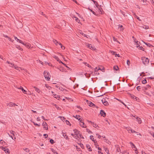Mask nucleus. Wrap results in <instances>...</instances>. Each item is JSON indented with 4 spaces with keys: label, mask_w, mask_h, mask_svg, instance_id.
<instances>
[{
    "label": "nucleus",
    "mask_w": 154,
    "mask_h": 154,
    "mask_svg": "<svg viewBox=\"0 0 154 154\" xmlns=\"http://www.w3.org/2000/svg\"><path fill=\"white\" fill-rule=\"evenodd\" d=\"M142 62L145 65H147L149 62V60L145 57H142L141 58Z\"/></svg>",
    "instance_id": "f257e3e1"
},
{
    "label": "nucleus",
    "mask_w": 154,
    "mask_h": 154,
    "mask_svg": "<svg viewBox=\"0 0 154 154\" xmlns=\"http://www.w3.org/2000/svg\"><path fill=\"white\" fill-rule=\"evenodd\" d=\"M44 76L45 79L47 81H49L50 79V74L48 72L46 71H45L44 72Z\"/></svg>",
    "instance_id": "f03ea898"
},
{
    "label": "nucleus",
    "mask_w": 154,
    "mask_h": 154,
    "mask_svg": "<svg viewBox=\"0 0 154 154\" xmlns=\"http://www.w3.org/2000/svg\"><path fill=\"white\" fill-rule=\"evenodd\" d=\"M73 131L74 132L75 138L77 139L79 137V131L76 129H74Z\"/></svg>",
    "instance_id": "7ed1b4c3"
},
{
    "label": "nucleus",
    "mask_w": 154,
    "mask_h": 154,
    "mask_svg": "<svg viewBox=\"0 0 154 154\" xmlns=\"http://www.w3.org/2000/svg\"><path fill=\"white\" fill-rule=\"evenodd\" d=\"M53 41L55 43V44H56V45H57L58 44H59V45H60L61 46V48H63L64 49H65V48L64 46H63L61 43H58V42L57 41V40H53Z\"/></svg>",
    "instance_id": "20e7f679"
},
{
    "label": "nucleus",
    "mask_w": 154,
    "mask_h": 154,
    "mask_svg": "<svg viewBox=\"0 0 154 154\" xmlns=\"http://www.w3.org/2000/svg\"><path fill=\"white\" fill-rule=\"evenodd\" d=\"M102 101L103 104L105 106H107L109 105V103L107 101H106L105 99H102Z\"/></svg>",
    "instance_id": "39448f33"
},
{
    "label": "nucleus",
    "mask_w": 154,
    "mask_h": 154,
    "mask_svg": "<svg viewBox=\"0 0 154 154\" xmlns=\"http://www.w3.org/2000/svg\"><path fill=\"white\" fill-rule=\"evenodd\" d=\"M100 114L102 116H103L104 117L106 116V114L105 112L103 110H100Z\"/></svg>",
    "instance_id": "423d86ee"
},
{
    "label": "nucleus",
    "mask_w": 154,
    "mask_h": 154,
    "mask_svg": "<svg viewBox=\"0 0 154 154\" xmlns=\"http://www.w3.org/2000/svg\"><path fill=\"white\" fill-rule=\"evenodd\" d=\"M14 37L15 39L16 40L17 42H19L22 44H24V43L21 40H19V39L17 38V37L15 36H14Z\"/></svg>",
    "instance_id": "0eeeda50"
},
{
    "label": "nucleus",
    "mask_w": 154,
    "mask_h": 154,
    "mask_svg": "<svg viewBox=\"0 0 154 154\" xmlns=\"http://www.w3.org/2000/svg\"><path fill=\"white\" fill-rule=\"evenodd\" d=\"M19 89L21 90L23 93L24 94H26V91L22 87L20 86V87L19 88Z\"/></svg>",
    "instance_id": "6e6552de"
},
{
    "label": "nucleus",
    "mask_w": 154,
    "mask_h": 154,
    "mask_svg": "<svg viewBox=\"0 0 154 154\" xmlns=\"http://www.w3.org/2000/svg\"><path fill=\"white\" fill-rule=\"evenodd\" d=\"M53 95L54 96V97L56 98V99H57L58 100H59L60 99V97L59 96V95H57L56 94H53Z\"/></svg>",
    "instance_id": "1a4fd4ad"
},
{
    "label": "nucleus",
    "mask_w": 154,
    "mask_h": 154,
    "mask_svg": "<svg viewBox=\"0 0 154 154\" xmlns=\"http://www.w3.org/2000/svg\"><path fill=\"white\" fill-rule=\"evenodd\" d=\"M97 9H98L97 11L100 14H102V9H101L100 7H99L98 8H97Z\"/></svg>",
    "instance_id": "9d476101"
},
{
    "label": "nucleus",
    "mask_w": 154,
    "mask_h": 154,
    "mask_svg": "<svg viewBox=\"0 0 154 154\" xmlns=\"http://www.w3.org/2000/svg\"><path fill=\"white\" fill-rule=\"evenodd\" d=\"M80 125L83 128H86V126L84 122H82L80 124Z\"/></svg>",
    "instance_id": "9b49d317"
},
{
    "label": "nucleus",
    "mask_w": 154,
    "mask_h": 154,
    "mask_svg": "<svg viewBox=\"0 0 154 154\" xmlns=\"http://www.w3.org/2000/svg\"><path fill=\"white\" fill-rule=\"evenodd\" d=\"M130 144H131L132 148H135L137 149V148L135 145L131 142H130Z\"/></svg>",
    "instance_id": "f8f14e48"
},
{
    "label": "nucleus",
    "mask_w": 154,
    "mask_h": 154,
    "mask_svg": "<svg viewBox=\"0 0 154 154\" xmlns=\"http://www.w3.org/2000/svg\"><path fill=\"white\" fill-rule=\"evenodd\" d=\"M136 133L137 134V135H139L140 136H141V135L138 132H136L134 130H133L132 129V130L131 131V133Z\"/></svg>",
    "instance_id": "ddd939ff"
},
{
    "label": "nucleus",
    "mask_w": 154,
    "mask_h": 154,
    "mask_svg": "<svg viewBox=\"0 0 154 154\" xmlns=\"http://www.w3.org/2000/svg\"><path fill=\"white\" fill-rule=\"evenodd\" d=\"M15 105L16 106H17V105L15 104L14 103H13L12 102H10L8 104V106H9L10 107L12 106H14V105Z\"/></svg>",
    "instance_id": "4468645a"
},
{
    "label": "nucleus",
    "mask_w": 154,
    "mask_h": 154,
    "mask_svg": "<svg viewBox=\"0 0 154 154\" xmlns=\"http://www.w3.org/2000/svg\"><path fill=\"white\" fill-rule=\"evenodd\" d=\"M136 118L137 119V120L138 122V123L139 124H141V119L139 118H138V117H136Z\"/></svg>",
    "instance_id": "2eb2a0df"
},
{
    "label": "nucleus",
    "mask_w": 154,
    "mask_h": 154,
    "mask_svg": "<svg viewBox=\"0 0 154 154\" xmlns=\"http://www.w3.org/2000/svg\"><path fill=\"white\" fill-rule=\"evenodd\" d=\"M34 88L35 89V91L38 92L39 93H40V92H41V91H40V89L35 87H34Z\"/></svg>",
    "instance_id": "dca6fc26"
},
{
    "label": "nucleus",
    "mask_w": 154,
    "mask_h": 154,
    "mask_svg": "<svg viewBox=\"0 0 154 154\" xmlns=\"http://www.w3.org/2000/svg\"><path fill=\"white\" fill-rule=\"evenodd\" d=\"M137 45H138V44L137 43V48L138 47V48L139 49L141 50H143V51L144 50V48H143V47L142 46H140L139 45H138V46Z\"/></svg>",
    "instance_id": "f3484780"
},
{
    "label": "nucleus",
    "mask_w": 154,
    "mask_h": 154,
    "mask_svg": "<svg viewBox=\"0 0 154 154\" xmlns=\"http://www.w3.org/2000/svg\"><path fill=\"white\" fill-rule=\"evenodd\" d=\"M128 132L129 133H131V132L132 129L130 127H127L126 128Z\"/></svg>",
    "instance_id": "a211bd4d"
},
{
    "label": "nucleus",
    "mask_w": 154,
    "mask_h": 154,
    "mask_svg": "<svg viewBox=\"0 0 154 154\" xmlns=\"http://www.w3.org/2000/svg\"><path fill=\"white\" fill-rule=\"evenodd\" d=\"M88 104H89V105L91 107H93V106H94V104L90 101L88 103Z\"/></svg>",
    "instance_id": "6ab92c4d"
},
{
    "label": "nucleus",
    "mask_w": 154,
    "mask_h": 154,
    "mask_svg": "<svg viewBox=\"0 0 154 154\" xmlns=\"http://www.w3.org/2000/svg\"><path fill=\"white\" fill-rule=\"evenodd\" d=\"M151 88V86L149 85H147L146 87H143V88L145 90H147L148 88Z\"/></svg>",
    "instance_id": "aec40b11"
},
{
    "label": "nucleus",
    "mask_w": 154,
    "mask_h": 154,
    "mask_svg": "<svg viewBox=\"0 0 154 154\" xmlns=\"http://www.w3.org/2000/svg\"><path fill=\"white\" fill-rule=\"evenodd\" d=\"M130 96L132 98H134V99H136V100H137V97H136V96H135L132 95V94H130Z\"/></svg>",
    "instance_id": "412c9836"
},
{
    "label": "nucleus",
    "mask_w": 154,
    "mask_h": 154,
    "mask_svg": "<svg viewBox=\"0 0 154 154\" xmlns=\"http://www.w3.org/2000/svg\"><path fill=\"white\" fill-rule=\"evenodd\" d=\"M63 136L64 137V138L65 139H68V137L67 135H66V134H65V133H63Z\"/></svg>",
    "instance_id": "4be33fe9"
},
{
    "label": "nucleus",
    "mask_w": 154,
    "mask_h": 154,
    "mask_svg": "<svg viewBox=\"0 0 154 154\" xmlns=\"http://www.w3.org/2000/svg\"><path fill=\"white\" fill-rule=\"evenodd\" d=\"M104 149L105 150V151L108 154H110L109 153V150L106 147H104Z\"/></svg>",
    "instance_id": "5701e85b"
},
{
    "label": "nucleus",
    "mask_w": 154,
    "mask_h": 154,
    "mask_svg": "<svg viewBox=\"0 0 154 154\" xmlns=\"http://www.w3.org/2000/svg\"><path fill=\"white\" fill-rule=\"evenodd\" d=\"M73 116L74 117H75V118H76L77 119H78L79 120H80L81 119L80 118H79V117H80V116H78L77 115H76V116Z\"/></svg>",
    "instance_id": "b1692460"
},
{
    "label": "nucleus",
    "mask_w": 154,
    "mask_h": 154,
    "mask_svg": "<svg viewBox=\"0 0 154 154\" xmlns=\"http://www.w3.org/2000/svg\"><path fill=\"white\" fill-rule=\"evenodd\" d=\"M10 132L14 136H15V133L14 132V131L12 130H11L10 131Z\"/></svg>",
    "instance_id": "393cba45"
},
{
    "label": "nucleus",
    "mask_w": 154,
    "mask_h": 154,
    "mask_svg": "<svg viewBox=\"0 0 154 154\" xmlns=\"http://www.w3.org/2000/svg\"><path fill=\"white\" fill-rule=\"evenodd\" d=\"M86 147L87 148L89 149V151H91V149L90 146L88 145H86Z\"/></svg>",
    "instance_id": "a878e982"
},
{
    "label": "nucleus",
    "mask_w": 154,
    "mask_h": 154,
    "mask_svg": "<svg viewBox=\"0 0 154 154\" xmlns=\"http://www.w3.org/2000/svg\"><path fill=\"white\" fill-rule=\"evenodd\" d=\"M23 149L26 152H29V149L28 148H23Z\"/></svg>",
    "instance_id": "bb28decb"
},
{
    "label": "nucleus",
    "mask_w": 154,
    "mask_h": 154,
    "mask_svg": "<svg viewBox=\"0 0 154 154\" xmlns=\"http://www.w3.org/2000/svg\"><path fill=\"white\" fill-rule=\"evenodd\" d=\"M45 86L49 90L51 88V87L49 86L48 84H45Z\"/></svg>",
    "instance_id": "cd10ccee"
},
{
    "label": "nucleus",
    "mask_w": 154,
    "mask_h": 154,
    "mask_svg": "<svg viewBox=\"0 0 154 154\" xmlns=\"http://www.w3.org/2000/svg\"><path fill=\"white\" fill-rule=\"evenodd\" d=\"M23 45L26 46V47H27V48H30V44H25L24 43V44H23Z\"/></svg>",
    "instance_id": "c85d7f7f"
},
{
    "label": "nucleus",
    "mask_w": 154,
    "mask_h": 154,
    "mask_svg": "<svg viewBox=\"0 0 154 154\" xmlns=\"http://www.w3.org/2000/svg\"><path fill=\"white\" fill-rule=\"evenodd\" d=\"M51 151L53 152L55 154H58L56 152V151L54 150V149H53L52 148H51Z\"/></svg>",
    "instance_id": "c756f323"
},
{
    "label": "nucleus",
    "mask_w": 154,
    "mask_h": 154,
    "mask_svg": "<svg viewBox=\"0 0 154 154\" xmlns=\"http://www.w3.org/2000/svg\"><path fill=\"white\" fill-rule=\"evenodd\" d=\"M113 68L116 71L117 70L119 69V67L117 66H114Z\"/></svg>",
    "instance_id": "7c9ffc66"
},
{
    "label": "nucleus",
    "mask_w": 154,
    "mask_h": 154,
    "mask_svg": "<svg viewBox=\"0 0 154 154\" xmlns=\"http://www.w3.org/2000/svg\"><path fill=\"white\" fill-rule=\"evenodd\" d=\"M100 69H100V68H97V67H96L94 69V70L95 72H97Z\"/></svg>",
    "instance_id": "2f4dec72"
},
{
    "label": "nucleus",
    "mask_w": 154,
    "mask_h": 154,
    "mask_svg": "<svg viewBox=\"0 0 154 154\" xmlns=\"http://www.w3.org/2000/svg\"><path fill=\"white\" fill-rule=\"evenodd\" d=\"M95 47L93 46H92V45H91L90 46V49H91L92 50H95L96 49L94 48Z\"/></svg>",
    "instance_id": "473e14b6"
},
{
    "label": "nucleus",
    "mask_w": 154,
    "mask_h": 154,
    "mask_svg": "<svg viewBox=\"0 0 154 154\" xmlns=\"http://www.w3.org/2000/svg\"><path fill=\"white\" fill-rule=\"evenodd\" d=\"M84 64H85V65L89 67H91V66L89 65V64L87 63L84 62L83 63Z\"/></svg>",
    "instance_id": "72a5a7b5"
},
{
    "label": "nucleus",
    "mask_w": 154,
    "mask_h": 154,
    "mask_svg": "<svg viewBox=\"0 0 154 154\" xmlns=\"http://www.w3.org/2000/svg\"><path fill=\"white\" fill-rule=\"evenodd\" d=\"M143 27L144 28V29H149V26H146V25H144Z\"/></svg>",
    "instance_id": "f704fd0d"
},
{
    "label": "nucleus",
    "mask_w": 154,
    "mask_h": 154,
    "mask_svg": "<svg viewBox=\"0 0 154 154\" xmlns=\"http://www.w3.org/2000/svg\"><path fill=\"white\" fill-rule=\"evenodd\" d=\"M123 26L122 25H119L118 28H120L121 30L122 31L123 29L122 28Z\"/></svg>",
    "instance_id": "c9c22d12"
},
{
    "label": "nucleus",
    "mask_w": 154,
    "mask_h": 154,
    "mask_svg": "<svg viewBox=\"0 0 154 154\" xmlns=\"http://www.w3.org/2000/svg\"><path fill=\"white\" fill-rule=\"evenodd\" d=\"M75 20L78 23H80V20H79L78 18H77V17H75Z\"/></svg>",
    "instance_id": "e433bc0d"
},
{
    "label": "nucleus",
    "mask_w": 154,
    "mask_h": 154,
    "mask_svg": "<svg viewBox=\"0 0 154 154\" xmlns=\"http://www.w3.org/2000/svg\"><path fill=\"white\" fill-rule=\"evenodd\" d=\"M121 13L123 15V16L125 17L127 16L126 14L124 12H123L121 11Z\"/></svg>",
    "instance_id": "4c0bfd02"
},
{
    "label": "nucleus",
    "mask_w": 154,
    "mask_h": 154,
    "mask_svg": "<svg viewBox=\"0 0 154 154\" xmlns=\"http://www.w3.org/2000/svg\"><path fill=\"white\" fill-rule=\"evenodd\" d=\"M110 53L112 54V55H115L116 54V53L115 52L112 51H109Z\"/></svg>",
    "instance_id": "58836bf2"
},
{
    "label": "nucleus",
    "mask_w": 154,
    "mask_h": 154,
    "mask_svg": "<svg viewBox=\"0 0 154 154\" xmlns=\"http://www.w3.org/2000/svg\"><path fill=\"white\" fill-rule=\"evenodd\" d=\"M86 131H87V132H88V133L89 134L92 133V132L89 129H86Z\"/></svg>",
    "instance_id": "ea45409f"
},
{
    "label": "nucleus",
    "mask_w": 154,
    "mask_h": 154,
    "mask_svg": "<svg viewBox=\"0 0 154 154\" xmlns=\"http://www.w3.org/2000/svg\"><path fill=\"white\" fill-rule=\"evenodd\" d=\"M42 125L43 126H46L47 125V124L45 122H43L42 124Z\"/></svg>",
    "instance_id": "a19ab883"
},
{
    "label": "nucleus",
    "mask_w": 154,
    "mask_h": 154,
    "mask_svg": "<svg viewBox=\"0 0 154 154\" xmlns=\"http://www.w3.org/2000/svg\"><path fill=\"white\" fill-rule=\"evenodd\" d=\"M95 5L96 6V7H97V8H98L99 7H100L101 6L100 5L99 6V4H98L97 2H96L95 3Z\"/></svg>",
    "instance_id": "79ce46f5"
},
{
    "label": "nucleus",
    "mask_w": 154,
    "mask_h": 154,
    "mask_svg": "<svg viewBox=\"0 0 154 154\" xmlns=\"http://www.w3.org/2000/svg\"><path fill=\"white\" fill-rule=\"evenodd\" d=\"M14 67L15 69L17 70H19L18 69L19 68H20L22 70V69L21 68H20V67H19L18 66H14Z\"/></svg>",
    "instance_id": "37998d69"
},
{
    "label": "nucleus",
    "mask_w": 154,
    "mask_h": 154,
    "mask_svg": "<svg viewBox=\"0 0 154 154\" xmlns=\"http://www.w3.org/2000/svg\"><path fill=\"white\" fill-rule=\"evenodd\" d=\"M90 137L91 138V139L93 141H94H94L95 140H94V138H93V136H90Z\"/></svg>",
    "instance_id": "c03bdc74"
},
{
    "label": "nucleus",
    "mask_w": 154,
    "mask_h": 154,
    "mask_svg": "<svg viewBox=\"0 0 154 154\" xmlns=\"http://www.w3.org/2000/svg\"><path fill=\"white\" fill-rule=\"evenodd\" d=\"M113 40L114 41H116V42H118L119 43H120V42L119 41H118L117 39L116 38H115L114 37H113Z\"/></svg>",
    "instance_id": "a18cd8bd"
},
{
    "label": "nucleus",
    "mask_w": 154,
    "mask_h": 154,
    "mask_svg": "<svg viewBox=\"0 0 154 154\" xmlns=\"http://www.w3.org/2000/svg\"><path fill=\"white\" fill-rule=\"evenodd\" d=\"M127 64L128 66L130 64V62L129 60H127Z\"/></svg>",
    "instance_id": "49530a36"
},
{
    "label": "nucleus",
    "mask_w": 154,
    "mask_h": 154,
    "mask_svg": "<svg viewBox=\"0 0 154 154\" xmlns=\"http://www.w3.org/2000/svg\"><path fill=\"white\" fill-rule=\"evenodd\" d=\"M6 153H7L8 154L10 153V152L8 149L7 148L6 150V151L5 152Z\"/></svg>",
    "instance_id": "de8ad7c7"
},
{
    "label": "nucleus",
    "mask_w": 154,
    "mask_h": 154,
    "mask_svg": "<svg viewBox=\"0 0 154 154\" xmlns=\"http://www.w3.org/2000/svg\"><path fill=\"white\" fill-rule=\"evenodd\" d=\"M142 83L143 84H145L146 83V79L143 80L142 81Z\"/></svg>",
    "instance_id": "09e8293b"
},
{
    "label": "nucleus",
    "mask_w": 154,
    "mask_h": 154,
    "mask_svg": "<svg viewBox=\"0 0 154 154\" xmlns=\"http://www.w3.org/2000/svg\"><path fill=\"white\" fill-rule=\"evenodd\" d=\"M50 143H51L52 144H53V143H54V141L52 139H51L50 140Z\"/></svg>",
    "instance_id": "8fccbe9b"
},
{
    "label": "nucleus",
    "mask_w": 154,
    "mask_h": 154,
    "mask_svg": "<svg viewBox=\"0 0 154 154\" xmlns=\"http://www.w3.org/2000/svg\"><path fill=\"white\" fill-rule=\"evenodd\" d=\"M32 122L35 125L38 126H40V125H38V124H37V123H35V122Z\"/></svg>",
    "instance_id": "3c124183"
},
{
    "label": "nucleus",
    "mask_w": 154,
    "mask_h": 154,
    "mask_svg": "<svg viewBox=\"0 0 154 154\" xmlns=\"http://www.w3.org/2000/svg\"><path fill=\"white\" fill-rule=\"evenodd\" d=\"M54 58L58 61H59V59L58 58V57L57 56H55Z\"/></svg>",
    "instance_id": "603ef678"
},
{
    "label": "nucleus",
    "mask_w": 154,
    "mask_h": 154,
    "mask_svg": "<svg viewBox=\"0 0 154 154\" xmlns=\"http://www.w3.org/2000/svg\"><path fill=\"white\" fill-rule=\"evenodd\" d=\"M81 138H84L80 134L79 135V137Z\"/></svg>",
    "instance_id": "864d4df0"
},
{
    "label": "nucleus",
    "mask_w": 154,
    "mask_h": 154,
    "mask_svg": "<svg viewBox=\"0 0 154 154\" xmlns=\"http://www.w3.org/2000/svg\"><path fill=\"white\" fill-rule=\"evenodd\" d=\"M10 66L11 67H14V65L12 63H11L10 64Z\"/></svg>",
    "instance_id": "5fc2aeb1"
},
{
    "label": "nucleus",
    "mask_w": 154,
    "mask_h": 154,
    "mask_svg": "<svg viewBox=\"0 0 154 154\" xmlns=\"http://www.w3.org/2000/svg\"><path fill=\"white\" fill-rule=\"evenodd\" d=\"M140 89H141L140 87V86H138L137 87V89L138 91H140Z\"/></svg>",
    "instance_id": "6e6d98bb"
},
{
    "label": "nucleus",
    "mask_w": 154,
    "mask_h": 154,
    "mask_svg": "<svg viewBox=\"0 0 154 154\" xmlns=\"http://www.w3.org/2000/svg\"><path fill=\"white\" fill-rule=\"evenodd\" d=\"M89 9L91 12H92L93 13V14H94V15H95V13L92 10H91L90 9Z\"/></svg>",
    "instance_id": "4d7b16f0"
},
{
    "label": "nucleus",
    "mask_w": 154,
    "mask_h": 154,
    "mask_svg": "<svg viewBox=\"0 0 154 154\" xmlns=\"http://www.w3.org/2000/svg\"><path fill=\"white\" fill-rule=\"evenodd\" d=\"M91 45V44H86V45L89 48L90 47V46Z\"/></svg>",
    "instance_id": "13d9d810"
},
{
    "label": "nucleus",
    "mask_w": 154,
    "mask_h": 154,
    "mask_svg": "<svg viewBox=\"0 0 154 154\" xmlns=\"http://www.w3.org/2000/svg\"><path fill=\"white\" fill-rule=\"evenodd\" d=\"M96 135L97 136L98 138H100V137H101V136L100 135H99L97 134H96Z\"/></svg>",
    "instance_id": "bf43d9fd"
},
{
    "label": "nucleus",
    "mask_w": 154,
    "mask_h": 154,
    "mask_svg": "<svg viewBox=\"0 0 154 154\" xmlns=\"http://www.w3.org/2000/svg\"><path fill=\"white\" fill-rule=\"evenodd\" d=\"M59 89L60 90V91H63L64 90V89H63V88H59Z\"/></svg>",
    "instance_id": "052dcab7"
},
{
    "label": "nucleus",
    "mask_w": 154,
    "mask_h": 154,
    "mask_svg": "<svg viewBox=\"0 0 154 154\" xmlns=\"http://www.w3.org/2000/svg\"><path fill=\"white\" fill-rule=\"evenodd\" d=\"M82 34L83 35V36H86L87 38H88V35H87L88 36H87L85 34H84L83 33H82Z\"/></svg>",
    "instance_id": "680f3d73"
},
{
    "label": "nucleus",
    "mask_w": 154,
    "mask_h": 154,
    "mask_svg": "<svg viewBox=\"0 0 154 154\" xmlns=\"http://www.w3.org/2000/svg\"><path fill=\"white\" fill-rule=\"evenodd\" d=\"M66 124L68 125H69L70 124L69 122L67 120H66Z\"/></svg>",
    "instance_id": "e2e57ef3"
},
{
    "label": "nucleus",
    "mask_w": 154,
    "mask_h": 154,
    "mask_svg": "<svg viewBox=\"0 0 154 154\" xmlns=\"http://www.w3.org/2000/svg\"><path fill=\"white\" fill-rule=\"evenodd\" d=\"M146 45H147L150 47V46H152V45H150L148 43L147 44V43H144Z\"/></svg>",
    "instance_id": "0e129e2a"
},
{
    "label": "nucleus",
    "mask_w": 154,
    "mask_h": 154,
    "mask_svg": "<svg viewBox=\"0 0 154 154\" xmlns=\"http://www.w3.org/2000/svg\"><path fill=\"white\" fill-rule=\"evenodd\" d=\"M36 119H37V120L38 121H40V118L39 117H38Z\"/></svg>",
    "instance_id": "69168bd1"
},
{
    "label": "nucleus",
    "mask_w": 154,
    "mask_h": 154,
    "mask_svg": "<svg viewBox=\"0 0 154 154\" xmlns=\"http://www.w3.org/2000/svg\"><path fill=\"white\" fill-rule=\"evenodd\" d=\"M44 128L45 130H48V127H46L45 126H44Z\"/></svg>",
    "instance_id": "338daca9"
},
{
    "label": "nucleus",
    "mask_w": 154,
    "mask_h": 154,
    "mask_svg": "<svg viewBox=\"0 0 154 154\" xmlns=\"http://www.w3.org/2000/svg\"><path fill=\"white\" fill-rule=\"evenodd\" d=\"M2 149H3V150H4L5 152L6 151V149H5V147H2Z\"/></svg>",
    "instance_id": "774afa93"
}]
</instances>
